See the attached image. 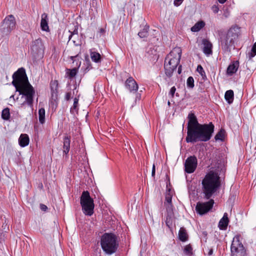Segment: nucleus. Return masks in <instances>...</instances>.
I'll return each mask as SVG.
<instances>
[{"instance_id":"nucleus-1","label":"nucleus","mask_w":256,"mask_h":256,"mask_svg":"<svg viewBox=\"0 0 256 256\" xmlns=\"http://www.w3.org/2000/svg\"><path fill=\"white\" fill-rule=\"evenodd\" d=\"M187 142H196L198 141L209 140L214 131V125L212 122L208 124H200L194 113H190L188 116Z\"/></svg>"},{"instance_id":"nucleus-2","label":"nucleus","mask_w":256,"mask_h":256,"mask_svg":"<svg viewBox=\"0 0 256 256\" xmlns=\"http://www.w3.org/2000/svg\"><path fill=\"white\" fill-rule=\"evenodd\" d=\"M12 77V84L15 87L16 91L18 92L20 95H22V97L25 98V101L22 104L23 106L27 105L32 112L35 90L28 80L25 69L24 68H19L14 72Z\"/></svg>"},{"instance_id":"nucleus-3","label":"nucleus","mask_w":256,"mask_h":256,"mask_svg":"<svg viewBox=\"0 0 256 256\" xmlns=\"http://www.w3.org/2000/svg\"><path fill=\"white\" fill-rule=\"evenodd\" d=\"M202 184L204 198L210 199L220 187V176L216 172L210 171L205 176Z\"/></svg>"},{"instance_id":"nucleus-4","label":"nucleus","mask_w":256,"mask_h":256,"mask_svg":"<svg viewBox=\"0 0 256 256\" xmlns=\"http://www.w3.org/2000/svg\"><path fill=\"white\" fill-rule=\"evenodd\" d=\"M240 34V28L235 26L231 27L226 33L220 36L219 44L224 52L229 54L234 48V42Z\"/></svg>"},{"instance_id":"nucleus-5","label":"nucleus","mask_w":256,"mask_h":256,"mask_svg":"<svg viewBox=\"0 0 256 256\" xmlns=\"http://www.w3.org/2000/svg\"><path fill=\"white\" fill-rule=\"evenodd\" d=\"M182 50L180 48H174L167 56L165 60V74L168 78L172 76L173 72L176 70L180 62L182 56Z\"/></svg>"},{"instance_id":"nucleus-6","label":"nucleus","mask_w":256,"mask_h":256,"mask_svg":"<svg viewBox=\"0 0 256 256\" xmlns=\"http://www.w3.org/2000/svg\"><path fill=\"white\" fill-rule=\"evenodd\" d=\"M119 244L117 236L112 233H105L100 238V246L103 251L108 254H114Z\"/></svg>"},{"instance_id":"nucleus-7","label":"nucleus","mask_w":256,"mask_h":256,"mask_svg":"<svg viewBox=\"0 0 256 256\" xmlns=\"http://www.w3.org/2000/svg\"><path fill=\"white\" fill-rule=\"evenodd\" d=\"M80 205L84 214L91 216L94 214V200L90 196L88 191H84L80 196Z\"/></svg>"},{"instance_id":"nucleus-8","label":"nucleus","mask_w":256,"mask_h":256,"mask_svg":"<svg viewBox=\"0 0 256 256\" xmlns=\"http://www.w3.org/2000/svg\"><path fill=\"white\" fill-rule=\"evenodd\" d=\"M240 238V236L238 235L233 238L230 248L232 256H244L246 254V250Z\"/></svg>"},{"instance_id":"nucleus-9","label":"nucleus","mask_w":256,"mask_h":256,"mask_svg":"<svg viewBox=\"0 0 256 256\" xmlns=\"http://www.w3.org/2000/svg\"><path fill=\"white\" fill-rule=\"evenodd\" d=\"M16 20L14 16L10 14L6 16L3 20L1 32L4 36L10 34L11 32L15 28Z\"/></svg>"},{"instance_id":"nucleus-10","label":"nucleus","mask_w":256,"mask_h":256,"mask_svg":"<svg viewBox=\"0 0 256 256\" xmlns=\"http://www.w3.org/2000/svg\"><path fill=\"white\" fill-rule=\"evenodd\" d=\"M214 204L213 200H210L208 202H198L196 204V210L200 215H203L207 213L212 208Z\"/></svg>"},{"instance_id":"nucleus-11","label":"nucleus","mask_w":256,"mask_h":256,"mask_svg":"<svg viewBox=\"0 0 256 256\" xmlns=\"http://www.w3.org/2000/svg\"><path fill=\"white\" fill-rule=\"evenodd\" d=\"M198 164L196 158L193 156L188 157L184 163L185 171L188 174H191L194 172Z\"/></svg>"},{"instance_id":"nucleus-12","label":"nucleus","mask_w":256,"mask_h":256,"mask_svg":"<svg viewBox=\"0 0 256 256\" xmlns=\"http://www.w3.org/2000/svg\"><path fill=\"white\" fill-rule=\"evenodd\" d=\"M31 50L34 54L38 55V56H43L44 46L40 38L36 39L32 42Z\"/></svg>"},{"instance_id":"nucleus-13","label":"nucleus","mask_w":256,"mask_h":256,"mask_svg":"<svg viewBox=\"0 0 256 256\" xmlns=\"http://www.w3.org/2000/svg\"><path fill=\"white\" fill-rule=\"evenodd\" d=\"M70 59L72 60L73 64H74L75 62H76V68H74L72 69L66 70V74H68V78L71 79L76 76L78 72V70L80 66L81 62L80 60L78 54L74 56H70Z\"/></svg>"},{"instance_id":"nucleus-14","label":"nucleus","mask_w":256,"mask_h":256,"mask_svg":"<svg viewBox=\"0 0 256 256\" xmlns=\"http://www.w3.org/2000/svg\"><path fill=\"white\" fill-rule=\"evenodd\" d=\"M126 88L129 90L130 92H136L138 88V84L134 78L130 76L126 80L124 83Z\"/></svg>"},{"instance_id":"nucleus-15","label":"nucleus","mask_w":256,"mask_h":256,"mask_svg":"<svg viewBox=\"0 0 256 256\" xmlns=\"http://www.w3.org/2000/svg\"><path fill=\"white\" fill-rule=\"evenodd\" d=\"M164 204L167 212L166 223L168 226L170 227L172 224V218L174 216L173 206L172 203H164Z\"/></svg>"},{"instance_id":"nucleus-16","label":"nucleus","mask_w":256,"mask_h":256,"mask_svg":"<svg viewBox=\"0 0 256 256\" xmlns=\"http://www.w3.org/2000/svg\"><path fill=\"white\" fill-rule=\"evenodd\" d=\"M240 66L238 60H234L230 62L226 70V74L232 76L236 73Z\"/></svg>"},{"instance_id":"nucleus-17","label":"nucleus","mask_w":256,"mask_h":256,"mask_svg":"<svg viewBox=\"0 0 256 256\" xmlns=\"http://www.w3.org/2000/svg\"><path fill=\"white\" fill-rule=\"evenodd\" d=\"M202 44H204L203 52L208 56L212 54V44L208 40L204 39L202 40Z\"/></svg>"},{"instance_id":"nucleus-18","label":"nucleus","mask_w":256,"mask_h":256,"mask_svg":"<svg viewBox=\"0 0 256 256\" xmlns=\"http://www.w3.org/2000/svg\"><path fill=\"white\" fill-rule=\"evenodd\" d=\"M229 220L228 214L225 212L223 217L218 222V228L221 230H225L226 229L228 224Z\"/></svg>"},{"instance_id":"nucleus-19","label":"nucleus","mask_w":256,"mask_h":256,"mask_svg":"<svg viewBox=\"0 0 256 256\" xmlns=\"http://www.w3.org/2000/svg\"><path fill=\"white\" fill-rule=\"evenodd\" d=\"M40 27L43 31L48 32L49 30L48 26V17L47 14L44 13L42 14Z\"/></svg>"},{"instance_id":"nucleus-20","label":"nucleus","mask_w":256,"mask_h":256,"mask_svg":"<svg viewBox=\"0 0 256 256\" xmlns=\"http://www.w3.org/2000/svg\"><path fill=\"white\" fill-rule=\"evenodd\" d=\"M70 137L68 136H65L63 142V152L67 154L70 148Z\"/></svg>"},{"instance_id":"nucleus-21","label":"nucleus","mask_w":256,"mask_h":256,"mask_svg":"<svg viewBox=\"0 0 256 256\" xmlns=\"http://www.w3.org/2000/svg\"><path fill=\"white\" fill-rule=\"evenodd\" d=\"M29 137L26 134H22L18 138V144L21 147H25L28 145Z\"/></svg>"},{"instance_id":"nucleus-22","label":"nucleus","mask_w":256,"mask_h":256,"mask_svg":"<svg viewBox=\"0 0 256 256\" xmlns=\"http://www.w3.org/2000/svg\"><path fill=\"white\" fill-rule=\"evenodd\" d=\"M51 95L54 99L56 98L58 88V82L57 80L52 81L50 84Z\"/></svg>"},{"instance_id":"nucleus-23","label":"nucleus","mask_w":256,"mask_h":256,"mask_svg":"<svg viewBox=\"0 0 256 256\" xmlns=\"http://www.w3.org/2000/svg\"><path fill=\"white\" fill-rule=\"evenodd\" d=\"M90 56L92 60L96 63H99L101 62V56L100 54L96 52L92 51L90 50Z\"/></svg>"},{"instance_id":"nucleus-24","label":"nucleus","mask_w":256,"mask_h":256,"mask_svg":"<svg viewBox=\"0 0 256 256\" xmlns=\"http://www.w3.org/2000/svg\"><path fill=\"white\" fill-rule=\"evenodd\" d=\"M234 98V92L232 90H227L224 95V98L228 104H232L233 102Z\"/></svg>"},{"instance_id":"nucleus-25","label":"nucleus","mask_w":256,"mask_h":256,"mask_svg":"<svg viewBox=\"0 0 256 256\" xmlns=\"http://www.w3.org/2000/svg\"><path fill=\"white\" fill-rule=\"evenodd\" d=\"M179 239L182 242H185L188 240V234L186 230L184 228H181L178 232Z\"/></svg>"},{"instance_id":"nucleus-26","label":"nucleus","mask_w":256,"mask_h":256,"mask_svg":"<svg viewBox=\"0 0 256 256\" xmlns=\"http://www.w3.org/2000/svg\"><path fill=\"white\" fill-rule=\"evenodd\" d=\"M205 24L203 21H200L196 22L191 28V30L193 32H198L204 26Z\"/></svg>"},{"instance_id":"nucleus-27","label":"nucleus","mask_w":256,"mask_h":256,"mask_svg":"<svg viewBox=\"0 0 256 256\" xmlns=\"http://www.w3.org/2000/svg\"><path fill=\"white\" fill-rule=\"evenodd\" d=\"M149 26L146 25L144 28L138 33V36L140 38H146L148 36Z\"/></svg>"},{"instance_id":"nucleus-28","label":"nucleus","mask_w":256,"mask_h":256,"mask_svg":"<svg viewBox=\"0 0 256 256\" xmlns=\"http://www.w3.org/2000/svg\"><path fill=\"white\" fill-rule=\"evenodd\" d=\"M173 196V191L168 189L166 194L164 203H172V198Z\"/></svg>"},{"instance_id":"nucleus-29","label":"nucleus","mask_w":256,"mask_h":256,"mask_svg":"<svg viewBox=\"0 0 256 256\" xmlns=\"http://www.w3.org/2000/svg\"><path fill=\"white\" fill-rule=\"evenodd\" d=\"M225 133V130L223 129H221L214 136L216 140L223 141L224 139Z\"/></svg>"},{"instance_id":"nucleus-30","label":"nucleus","mask_w":256,"mask_h":256,"mask_svg":"<svg viewBox=\"0 0 256 256\" xmlns=\"http://www.w3.org/2000/svg\"><path fill=\"white\" fill-rule=\"evenodd\" d=\"M78 32H75V31H74V32L73 33H71V34L69 36L68 40L70 41L72 38H74V39L72 40V42L74 43V44L76 46H79V45H80V42L75 40V37L78 38Z\"/></svg>"},{"instance_id":"nucleus-31","label":"nucleus","mask_w":256,"mask_h":256,"mask_svg":"<svg viewBox=\"0 0 256 256\" xmlns=\"http://www.w3.org/2000/svg\"><path fill=\"white\" fill-rule=\"evenodd\" d=\"M184 252L185 254L190 256L192 254V246L190 245H186L184 246Z\"/></svg>"},{"instance_id":"nucleus-32","label":"nucleus","mask_w":256,"mask_h":256,"mask_svg":"<svg viewBox=\"0 0 256 256\" xmlns=\"http://www.w3.org/2000/svg\"><path fill=\"white\" fill-rule=\"evenodd\" d=\"M256 55V42L253 44L251 51L248 54L250 59L254 58Z\"/></svg>"},{"instance_id":"nucleus-33","label":"nucleus","mask_w":256,"mask_h":256,"mask_svg":"<svg viewBox=\"0 0 256 256\" xmlns=\"http://www.w3.org/2000/svg\"><path fill=\"white\" fill-rule=\"evenodd\" d=\"M186 86L188 88H192L194 87V80L192 76H189L186 80Z\"/></svg>"},{"instance_id":"nucleus-34","label":"nucleus","mask_w":256,"mask_h":256,"mask_svg":"<svg viewBox=\"0 0 256 256\" xmlns=\"http://www.w3.org/2000/svg\"><path fill=\"white\" fill-rule=\"evenodd\" d=\"M197 71L202 76L204 79V77L206 78L205 72L201 65L198 66Z\"/></svg>"},{"instance_id":"nucleus-35","label":"nucleus","mask_w":256,"mask_h":256,"mask_svg":"<svg viewBox=\"0 0 256 256\" xmlns=\"http://www.w3.org/2000/svg\"><path fill=\"white\" fill-rule=\"evenodd\" d=\"M78 98H75L74 100L73 106L70 108V112H72V110H74L78 112Z\"/></svg>"},{"instance_id":"nucleus-36","label":"nucleus","mask_w":256,"mask_h":256,"mask_svg":"<svg viewBox=\"0 0 256 256\" xmlns=\"http://www.w3.org/2000/svg\"><path fill=\"white\" fill-rule=\"evenodd\" d=\"M45 114L46 113H38L39 121L41 124H43L45 122Z\"/></svg>"},{"instance_id":"nucleus-37","label":"nucleus","mask_w":256,"mask_h":256,"mask_svg":"<svg viewBox=\"0 0 256 256\" xmlns=\"http://www.w3.org/2000/svg\"><path fill=\"white\" fill-rule=\"evenodd\" d=\"M2 118L4 120H8L10 118V113H2Z\"/></svg>"},{"instance_id":"nucleus-38","label":"nucleus","mask_w":256,"mask_h":256,"mask_svg":"<svg viewBox=\"0 0 256 256\" xmlns=\"http://www.w3.org/2000/svg\"><path fill=\"white\" fill-rule=\"evenodd\" d=\"M176 91V88L175 86H172L171 88L170 91L169 92V95H170L172 97H174L175 92Z\"/></svg>"},{"instance_id":"nucleus-39","label":"nucleus","mask_w":256,"mask_h":256,"mask_svg":"<svg viewBox=\"0 0 256 256\" xmlns=\"http://www.w3.org/2000/svg\"><path fill=\"white\" fill-rule=\"evenodd\" d=\"M71 96H72V94H71V92H68L66 94H65V97H64V99L66 100H70V98H71Z\"/></svg>"},{"instance_id":"nucleus-40","label":"nucleus","mask_w":256,"mask_h":256,"mask_svg":"<svg viewBox=\"0 0 256 256\" xmlns=\"http://www.w3.org/2000/svg\"><path fill=\"white\" fill-rule=\"evenodd\" d=\"M212 9L214 13H218L219 10L218 6L216 5L213 6L212 8Z\"/></svg>"},{"instance_id":"nucleus-41","label":"nucleus","mask_w":256,"mask_h":256,"mask_svg":"<svg viewBox=\"0 0 256 256\" xmlns=\"http://www.w3.org/2000/svg\"><path fill=\"white\" fill-rule=\"evenodd\" d=\"M86 63L88 65L86 69L88 70H90L91 68H92V66H91V64H90V60H86Z\"/></svg>"},{"instance_id":"nucleus-42","label":"nucleus","mask_w":256,"mask_h":256,"mask_svg":"<svg viewBox=\"0 0 256 256\" xmlns=\"http://www.w3.org/2000/svg\"><path fill=\"white\" fill-rule=\"evenodd\" d=\"M184 0H174V4L176 6H179Z\"/></svg>"},{"instance_id":"nucleus-43","label":"nucleus","mask_w":256,"mask_h":256,"mask_svg":"<svg viewBox=\"0 0 256 256\" xmlns=\"http://www.w3.org/2000/svg\"><path fill=\"white\" fill-rule=\"evenodd\" d=\"M40 206V208L44 211L46 210L48 208L47 206L43 204H41Z\"/></svg>"},{"instance_id":"nucleus-44","label":"nucleus","mask_w":256,"mask_h":256,"mask_svg":"<svg viewBox=\"0 0 256 256\" xmlns=\"http://www.w3.org/2000/svg\"><path fill=\"white\" fill-rule=\"evenodd\" d=\"M155 172H156L155 166L154 164L153 166H152V176H154V175H155Z\"/></svg>"},{"instance_id":"nucleus-45","label":"nucleus","mask_w":256,"mask_h":256,"mask_svg":"<svg viewBox=\"0 0 256 256\" xmlns=\"http://www.w3.org/2000/svg\"><path fill=\"white\" fill-rule=\"evenodd\" d=\"M140 98H141V94L140 93H138V92L136 94V100H140Z\"/></svg>"},{"instance_id":"nucleus-46","label":"nucleus","mask_w":256,"mask_h":256,"mask_svg":"<svg viewBox=\"0 0 256 256\" xmlns=\"http://www.w3.org/2000/svg\"><path fill=\"white\" fill-rule=\"evenodd\" d=\"M182 66L180 65L179 66H178V74H180L181 72H182Z\"/></svg>"},{"instance_id":"nucleus-47","label":"nucleus","mask_w":256,"mask_h":256,"mask_svg":"<svg viewBox=\"0 0 256 256\" xmlns=\"http://www.w3.org/2000/svg\"><path fill=\"white\" fill-rule=\"evenodd\" d=\"M2 112H10V109L8 108H6L2 110Z\"/></svg>"},{"instance_id":"nucleus-48","label":"nucleus","mask_w":256,"mask_h":256,"mask_svg":"<svg viewBox=\"0 0 256 256\" xmlns=\"http://www.w3.org/2000/svg\"><path fill=\"white\" fill-rule=\"evenodd\" d=\"M227 0H218L220 4H224Z\"/></svg>"},{"instance_id":"nucleus-49","label":"nucleus","mask_w":256,"mask_h":256,"mask_svg":"<svg viewBox=\"0 0 256 256\" xmlns=\"http://www.w3.org/2000/svg\"><path fill=\"white\" fill-rule=\"evenodd\" d=\"M212 253H213L212 250V249H210L209 250V252H208V255H212Z\"/></svg>"},{"instance_id":"nucleus-50","label":"nucleus","mask_w":256,"mask_h":256,"mask_svg":"<svg viewBox=\"0 0 256 256\" xmlns=\"http://www.w3.org/2000/svg\"><path fill=\"white\" fill-rule=\"evenodd\" d=\"M38 112H45L44 109L43 108H40Z\"/></svg>"},{"instance_id":"nucleus-51","label":"nucleus","mask_w":256,"mask_h":256,"mask_svg":"<svg viewBox=\"0 0 256 256\" xmlns=\"http://www.w3.org/2000/svg\"><path fill=\"white\" fill-rule=\"evenodd\" d=\"M14 98V95H12L10 96V98Z\"/></svg>"},{"instance_id":"nucleus-52","label":"nucleus","mask_w":256,"mask_h":256,"mask_svg":"<svg viewBox=\"0 0 256 256\" xmlns=\"http://www.w3.org/2000/svg\"><path fill=\"white\" fill-rule=\"evenodd\" d=\"M204 234L206 236V232H204Z\"/></svg>"}]
</instances>
